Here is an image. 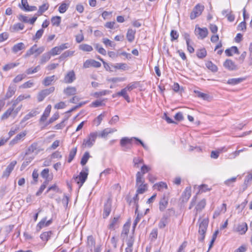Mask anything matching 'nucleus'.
Segmentation results:
<instances>
[{
    "label": "nucleus",
    "mask_w": 252,
    "mask_h": 252,
    "mask_svg": "<svg viewBox=\"0 0 252 252\" xmlns=\"http://www.w3.org/2000/svg\"><path fill=\"white\" fill-rule=\"evenodd\" d=\"M133 139H135L136 141L139 142V143L141 145V146L146 150H148L149 148L140 139L137 137H132L131 138H129L127 137H123L120 140V145L121 147L124 148L123 150L125 151H126L127 150H129L131 148L130 145L132 144V141Z\"/></svg>",
    "instance_id": "1"
},
{
    "label": "nucleus",
    "mask_w": 252,
    "mask_h": 252,
    "mask_svg": "<svg viewBox=\"0 0 252 252\" xmlns=\"http://www.w3.org/2000/svg\"><path fill=\"white\" fill-rule=\"evenodd\" d=\"M137 194H143L148 190V185L145 183V179L142 178L140 173L136 174V184Z\"/></svg>",
    "instance_id": "2"
},
{
    "label": "nucleus",
    "mask_w": 252,
    "mask_h": 252,
    "mask_svg": "<svg viewBox=\"0 0 252 252\" xmlns=\"http://www.w3.org/2000/svg\"><path fill=\"white\" fill-rule=\"evenodd\" d=\"M200 221L199 225L198 233L200 236L198 237V239L200 241H203L205 237L206 231L208 227V220L204 219L202 220H199Z\"/></svg>",
    "instance_id": "3"
},
{
    "label": "nucleus",
    "mask_w": 252,
    "mask_h": 252,
    "mask_svg": "<svg viewBox=\"0 0 252 252\" xmlns=\"http://www.w3.org/2000/svg\"><path fill=\"white\" fill-rule=\"evenodd\" d=\"M97 136V132H91L83 141V146L84 147L91 148L94 144L96 137Z\"/></svg>",
    "instance_id": "4"
},
{
    "label": "nucleus",
    "mask_w": 252,
    "mask_h": 252,
    "mask_svg": "<svg viewBox=\"0 0 252 252\" xmlns=\"http://www.w3.org/2000/svg\"><path fill=\"white\" fill-rule=\"evenodd\" d=\"M88 168L87 167L83 168V170L80 173L79 175L74 178L75 182L79 185L81 187L87 179L88 175Z\"/></svg>",
    "instance_id": "5"
},
{
    "label": "nucleus",
    "mask_w": 252,
    "mask_h": 252,
    "mask_svg": "<svg viewBox=\"0 0 252 252\" xmlns=\"http://www.w3.org/2000/svg\"><path fill=\"white\" fill-rule=\"evenodd\" d=\"M55 91V87H51L48 89H44L38 93L37 98L38 102H41L49 94Z\"/></svg>",
    "instance_id": "6"
},
{
    "label": "nucleus",
    "mask_w": 252,
    "mask_h": 252,
    "mask_svg": "<svg viewBox=\"0 0 252 252\" xmlns=\"http://www.w3.org/2000/svg\"><path fill=\"white\" fill-rule=\"evenodd\" d=\"M204 6L197 4L193 9L190 14V18L193 20L200 16L204 10Z\"/></svg>",
    "instance_id": "7"
},
{
    "label": "nucleus",
    "mask_w": 252,
    "mask_h": 252,
    "mask_svg": "<svg viewBox=\"0 0 252 252\" xmlns=\"http://www.w3.org/2000/svg\"><path fill=\"white\" fill-rule=\"evenodd\" d=\"M248 228L247 224L245 222H242L236 225L234 228V230L240 235H244L247 232Z\"/></svg>",
    "instance_id": "8"
},
{
    "label": "nucleus",
    "mask_w": 252,
    "mask_h": 252,
    "mask_svg": "<svg viewBox=\"0 0 252 252\" xmlns=\"http://www.w3.org/2000/svg\"><path fill=\"white\" fill-rule=\"evenodd\" d=\"M17 164V161L16 160H13L7 166L5 170L3 171L2 175V177L3 178H8L10 175L11 172L14 169V168L16 164Z\"/></svg>",
    "instance_id": "9"
},
{
    "label": "nucleus",
    "mask_w": 252,
    "mask_h": 252,
    "mask_svg": "<svg viewBox=\"0 0 252 252\" xmlns=\"http://www.w3.org/2000/svg\"><path fill=\"white\" fill-rule=\"evenodd\" d=\"M27 132L26 131H24L19 134H17L14 138H13L9 143L10 146H13L17 144L19 141L23 140L25 137L27 135Z\"/></svg>",
    "instance_id": "10"
},
{
    "label": "nucleus",
    "mask_w": 252,
    "mask_h": 252,
    "mask_svg": "<svg viewBox=\"0 0 252 252\" xmlns=\"http://www.w3.org/2000/svg\"><path fill=\"white\" fill-rule=\"evenodd\" d=\"M100 66L101 63L99 62L92 59L86 60L83 64V67L85 68H89L92 66L98 68L100 67Z\"/></svg>",
    "instance_id": "11"
},
{
    "label": "nucleus",
    "mask_w": 252,
    "mask_h": 252,
    "mask_svg": "<svg viewBox=\"0 0 252 252\" xmlns=\"http://www.w3.org/2000/svg\"><path fill=\"white\" fill-rule=\"evenodd\" d=\"M52 222V220L46 221V218H43L36 225V231L39 232L45 227L49 226Z\"/></svg>",
    "instance_id": "12"
},
{
    "label": "nucleus",
    "mask_w": 252,
    "mask_h": 252,
    "mask_svg": "<svg viewBox=\"0 0 252 252\" xmlns=\"http://www.w3.org/2000/svg\"><path fill=\"white\" fill-rule=\"evenodd\" d=\"M195 32L196 34H198L201 39H203L207 36L208 31L206 28H201L196 27Z\"/></svg>",
    "instance_id": "13"
},
{
    "label": "nucleus",
    "mask_w": 252,
    "mask_h": 252,
    "mask_svg": "<svg viewBox=\"0 0 252 252\" xmlns=\"http://www.w3.org/2000/svg\"><path fill=\"white\" fill-rule=\"evenodd\" d=\"M168 204V199L164 195L159 202V210L160 212H163L167 208Z\"/></svg>",
    "instance_id": "14"
},
{
    "label": "nucleus",
    "mask_w": 252,
    "mask_h": 252,
    "mask_svg": "<svg viewBox=\"0 0 252 252\" xmlns=\"http://www.w3.org/2000/svg\"><path fill=\"white\" fill-rule=\"evenodd\" d=\"M223 66L226 69L229 70H234L237 69V65L234 62L229 59H227L223 63Z\"/></svg>",
    "instance_id": "15"
},
{
    "label": "nucleus",
    "mask_w": 252,
    "mask_h": 252,
    "mask_svg": "<svg viewBox=\"0 0 252 252\" xmlns=\"http://www.w3.org/2000/svg\"><path fill=\"white\" fill-rule=\"evenodd\" d=\"M39 114L37 109H32L28 114H27L22 120L21 123H23L29 120L30 119L36 116Z\"/></svg>",
    "instance_id": "16"
},
{
    "label": "nucleus",
    "mask_w": 252,
    "mask_h": 252,
    "mask_svg": "<svg viewBox=\"0 0 252 252\" xmlns=\"http://www.w3.org/2000/svg\"><path fill=\"white\" fill-rule=\"evenodd\" d=\"M75 79V73L73 70L68 72L64 77V81L66 83H71Z\"/></svg>",
    "instance_id": "17"
},
{
    "label": "nucleus",
    "mask_w": 252,
    "mask_h": 252,
    "mask_svg": "<svg viewBox=\"0 0 252 252\" xmlns=\"http://www.w3.org/2000/svg\"><path fill=\"white\" fill-rule=\"evenodd\" d=\"M117 130L115 128H106L103 129L101 132H100L98 134H97V136L105 138L110 133H112L116 131Z\"/></svg>",
    "instance_id": "18"
},
{
    "label": "nucleus",
    "mask_w": 252,
    "mask_h": 252,
    "mask_svg": "<svg viewBox=\"0 0 252 252\" xmlns=\"http://www.w3.org/2000/svg\"><path fill=\"white\" fill-rule=\"evenodd\" d=\"M111 211V203L107 201L104 204L103 216L104 218H107L110 214Z\"/></svg>",
    "instance_id": "19"
},
{
    "label": "nucleus",
    "mask_w": 252,
    "mask_h": 252,
    "mask_svg": "<svg viewBox=\"0 0 252 252\" xmlns=\"http://www.w3.org/2000/svg\"><path fill=\"white\" fill-rule=\"evenodd\" d=\"M191 189L190 187L186 188L182 195V200L183 202H187L191 196Z\"/></svg>",
    "instance_id": "20"
},
{
    "label": "nucleus",
    "mask_w": 252,
    "mask_h": 252,
    "mask_svg": "<svg viewBox=\"0 0 252 252\" xmlns=\"http://www.w3.org/2000/svg\"><path fill=\"white\" fill-rule=\"evenodd\" d=\"M127 90L126 88L122 89L120 92L117 93L116 94H113V96H123L128 102H130V98L127 94Z\"/></svg>",
    "instance_id": "21"
},
{
    "label": "nucleus",
    "mask_w": 252,
    "mask_h": 252,
    "mask_svg": "<svg viewBox=\"0 0 252 252\" xmlns=\"http://www.w3.org/2000/svg\"><path fill=\"white\" fill-rule=\"evenodd\" d=\"M37 148V143H33L28 147V148L26 150L25 155H28L34 152H35L36 154H37L38 152H36Z\"/></svg>",
    "instance_id": "22"
},
{
    "label": "nucleus",
    "mask_w": 252,
    "mask_h": 252,
    "mask_svg": "<svg viewBox=\"0 0 252 252\" xmlns=\"http://www.w3.org/2000/svg\"><path fill=\"white\" fill-rule=\"evenodd\" d=\"M16 91V87L14 85H10L8 87V90L6 93L5 97L6 99L11 97L14 94Z\"/></svg>",
    "instance_id": "23"
},
{
    "label": "nucleus",
    "mask_w": 252,
    "mask_h": 252,
    "mask_svg": "<svg viewBox=\"0 0 252 252\" xmlns=\"http://www.w3.org/2000/svg\"><path fill=\"white\" fill-rule=\"evenodd\" d=\"M206 204V200L205 199H202L197 203L195 207L196 215L197 213L201 212L205 208Z\"/></svg>",
    "instance_id": "24"
},
{
    "label": "nucleus",
    "mask_w": 252,
    "mask_h": 252,
    "mask_svg": "<svg viewBox=\"0 0 252 252\" xmlns=\"http://www.w3.org/2000/svg\"><path fill=\"white\" fill-rule=\"evenodd\" d=\"M136 31L131 29H128L126 33V38L130 42H132L135 38Z\"/></svg>",
    "instance_id": "25"
},
{
    "label": "nucleus",
    "mask_w": 252,
    "mask_h": 252,
    "mask_svg": "<svg viewBox=\"0 0 252 252\" xmlns=\"http://www.w3.org/2000/svg\"><path fill=\"white\" fill-rule=\"evenodd\" d=\"M225 53L227 56H232L234 53L239 54L238 49L236 46H232L230 48L227 49Z\"/></svg>",
    "instance_id": "26"
},
{
    "label": "nucleus",
    "mask_w": 252,
    "mask_h": 252,
    "mask_svg": "<svg viewBox=\"0 0 252 252\" xmlns=\"http://www.w3.org/2000/svg\"><path fill=\"white\" fill-rule=\"evenodd\" d=\"M51 105L50 104L48 105L46 108L43 115H42L40 118V121L44 122L47 118V117L49 116L51 110Z\"/></svg>",
    "instance_id": "27"
},
{
    "label": "nucleus",
    "mask_w": 252,
    "mask_h": 252,
    "mask_svg": "<svg viewBox=\"0 0 252 252\" xmlns=\"http://www.w3.org/2000/svg\"><path fill=\"white\" fill-rule=\"evenodd\" d=\"M168 223V218L165 216H163L160 219L158 224L159 229H163L165 227Z\"/></svg>",
    "instance_id": "28"
},
{
    "label": "nucleus",
    "mask_w": 252,
    "mask_h": 252,
    "mask_svg": "<svg viewBox=\"0 0 252 252\" xmlns=\"http://www.w3.org/2000/svg\"><path fill=\"white\" fill-rule=\"evenodd\" d=\"M63 92L67 95H72L76 94L77 90L74 87H68L63 90Z\"/></svg>",
    "instance_id": "29"
},
{
    "label": "nucleus",
    "mask_w": 252,
    "mask_h": 252,
    "mask_svg": "<svg viewBox=\"0 0 252 252\" xmlns=\"http://www.w3.org/2000/svg\"><path fill=\"white\" fill-rule=\"evenodd\" d=\"M25 47L24 44L22 42H20L13 46L12 51L13 53H17L19 51L24 49Z\"/></svg>",
    "instance_id": "30"
},
{
    "label": "nucleus",
    "mask_w": 252,
    "mask_h": 252,
    "mask_svg": "<svg viewBox=\"0 0 252 252\" xmlns=\"http://www.w3.org/2000/svg\"><path fill=\"white\" fill-rule=\"evenodd\" d=\"M245 80V78H231L227 80V83L229 85H235L238 84Z\"/></svg>",
    "instance_id": "31"
},
{
    "label": "nucleus",
    "mask_w": 252,
    "mask_h": 252,
    "mask_svg": "<svg viewBox=\"0 0 252 252\" xmlns=\"http://www.w3.org/2000/svg\"><path fill=\"white\" fill-rule=\"evenodd\" d=\"M52 234V232L51 231L44 232L40 235V238L43 241L46 242L50 238Z\"/></svg>",
    "instance_id": "32"
},
{
    "label": "nucleus",
    "mask_w": 252,
    "mask_h": 252,
    "mask_svg": "<svg viewBox=\"0 0 252 252\" xmlns=\"http://www.w3.org/2000/svg\"><path fill=\"white\" fill-rule=\"evenodd\" d=\"M51 55L49 52L43 54L41 57L40 63L44 64L47 62L51 58Z\"/></svg>",
    "instance_id": "33"
},
{
    "label": "nucleus",
    "mask_w": 252,
    "mask_h": 252,
    "mask_svg": "<svg viewBox=\"0 0 252 252\" xmlns=\"http://www.w3.org/2000/svg\"><path fill=\"white\" fill-rule=\"evenodd\" d=\"M24 25L21 23H16L14 24L11 28L10 31L12 32H18L19 30H22L24 28Z\"/></svg>",
    "instance_id": "34"
},
{
    "label": "nucleus",
    "mask_w": 252,
    "mask_h": 252,
    "mask_svg": "<svg viewBox=\"0 0 252 252\" xmlns=\"http://www.w3.org/2000/svg\"><path fill=\"white\" fill-rule=\"evenodd\" d=\"M55 76L52 75L51 76L46 77L45 78L42 82V84L45 86H49L51 84L52 82L55 80Z\"/></svg>",
    "instance_id": "35"
},
{
    "label": "nucleus",
    "mask_w": 252,
    "mask_h": 252,
    "mask_svg": "<svg viewBox=\"0 0 252 252\" xmlns=\"http://www.w3.org/2000/svg\"><path fill=\"white\" fill-rule=\"evenodd\" d=\"M153 188L155 189H157L159 191H161L163 189H167V185H166V183L162 182H160L155 184L153 186Z\"/></svg>",
    "instance_id": "36"
},
{
    "label": "nucleus",
    "mask_w": 252,
    "mask_h": 252,
    "mask_svg": "<svg viewBox=\"0 0 252 252\" xmlns=\"http://www.w3.org/2000/svg\"><path fill=\"white\" fill-rule=\"evenodd\" d=\"M185 39L186 41L188 51L190 53H192L194 52V49L193 47L192 46H191L190 45H189L190 40H189V35L188 34H186L185 35Z\"/></svg>",
    "instance_id": "37"
},
{
    "label": "nucleus",
    "mask_w": 252,
    "mask_h": 252,
    "mask_svg": "<svg viewBox=\"0 0 252 252\" xmlns=\"http://www.w3.org/2000/svg\"><path fill=\"white\" fill-rule=\"evenodd\" d=\"M113 67L116 69L125 70L127 68V65L126 63H117L113 65Z\"/></svg>",
    "instance_id": "38"
},
{
    "label": "nucleus",
    "mask_w": 252,
    "mask_h": 252,
    "mask_svg": "<svg viewBox=\"0 0 252 252\" xmlns=\"http://www.w3.org/2000/svg\"><path fill=\"white\" fill-rule=\"evenodd\" d=\"M143 163V159L139 157H135L133 159V167L135 168L139 167V164Z\"/></svg>",
    "instance_id": "39"
},
{
    "label": "nucleus",
    "mask_w": 252,
    "mask_h": 252,
    "mask_svg": "<svg viewBox=\"0 0 252 252\" xmlns=\"http://www.w3.org/2000/svg\"><path fill=\"white\" fill-rule=\"evenodd\" d=\"M207 55V52L205 48L200 49L196 51V56L200 59L205 58Z\"/></svg>",
    "instance_id": "40"
},
{
    "label": "nucleus",
    "mask_w": 252,
    "mask_h": 252,
    "mask_svg": "<svg viewBox=\"0 0 252 252\" xmlns=\"http://www.w3.org/2000/svg\"><path fill=\"white\" fill-rule=\"evenodd\" d=\"M51 23L53 26H59L61 22V17L60 16H54L51 18Z\"/></svg>",
    "instance_id": "41"
},
{
    "label": "nucleus",
    "mask_w": 252,
    "mask_h": 252,
    "mask_svg": "<svg viewBox=\"0 0 252 252\" xmlns=\"http://www.w3.org/2000/svg\"><path fill=\"white\" fill-rule=\"evenodd\" d=\"M77 152V148H74L72 149L69 154L68 158L67 160L68 162L70 163L72 161V160L75 157Z\"/></svg>",
    "instance_id": "42"
},
{
    "label": "nucleus",
    "mask_w": 252,
    "mask_h": 252,
    "mask_svg": "<svg viewBox=\"0 0 252 252\" xmlns=\"http://www.w3.org/2000/svg\"><path fill=\"white\" fill-rule=\"evenodd\" d=\"M206 66L209 69L213 72H216L218 70L217 66L211 61H208L206 63Z\"/></svg>",
    "instance_id": "43"
},
{
    "label": "nucleus",
    "mask_w": 252,
    "mask_h": 252,
    "mask_svg": "<svg viewBox=\"0 0 252 252\" xmlns=\"http://www.w3.org/2000/svg\"><path fill=\"white\" fill-rule=\"evenodd\" d=\"M150 168L146 165H143L141 168V171H138L136 174L140 173L141 176L144 178V175L150 170Z\"/></svg>",
    "instance_id": "44"
},
{
    "label": "nucleus",
    "mask_w": 252,
    "mask_h": 252,
    "mask_svg": "<svg viewBox=\"0 0 252 252\" xmlns=\"http://www.w3.org/2000/svg\"><path fill=\"white\" fill-rule=\"evenodd\" d=\"M19 64V63H8L3 67V70L5 71H8Z\"/></svg>",
    "instance_id": "45"
},
{
    "label": "nucleus",
    "mask_w": 252,
    "mask_h": 252,
    "mask_svg": "<svg viewBox=\"0 0 252 252\" xmlns=\"http://www.w3.org/2000/svg\"><path fill=\"white\" fill-rule=\"evenodd\" d=\"M49 5L48 3H45L39 6L38 13L41 15L43 12L46 11L49 8Z\"/></svg>",
    "instance_id": "46"
},
{
    "label": "nucleus",
    "mask_w": 252,
    "mask_h": 252,
    "mask_svg": "<svg viewBox=\"0 0 252 252\" xmlns=\"http://www.w3.org/2000/svg\"><path fill=\"white\" fill-rule=\"evenodd\" d=\"M13 108H8L1 116V120L7 119L11 115L13 114Z\"/></svg>",
    "instance_id": "47"
},
{
    "label": "nucleus",
    "mask_w": 252,
    "mask_h": 252,
    "mask_svg": "<svg viewBox=\"0 0 252 252\" xmlns=\"http://www.w3.org/2000/svg\"><path fill=\"white\" fill-rule=\"evenodd\" d=\"M90 157V156L89 152H86L84 153L81 160V164L82 165L84 166L86 164Z\"/></svg>",
    "instance_id": "48"
},
{
    "label": "nucleus",
    "mask_w": 252,
    "mask_h": 252,
    "mask_svg": "<svg viewBox=\"0 0 252 252\" xmlns=\"http://www.w3.org/2000/svg\"><path fill=\"white\" fill-rule=\"evenodd\" d=\"M37 47V45L36 44H34L33 45L32 47L30 48V49H29L26 54L25 55L24 57L25 58H27L34 54H35V48Z\"/></svg>",
    "instance_id": "49"
},
{
    "label": "nucleus",
    "mask_w": 252,
    "mask_h": 252,
    "mask_svg": "<svg viewBox=\"0 0 252 252\" xmlns=\"http://www.w3.org/2000/svg\"><path fill=\"white\" fill-rule=\"evenodd\" d=\"M223 149L224 148H221L217 151H212L211 154V157L214 159L218 158L220 154L222 152Z\"/></svg>",
    "instance_id": "50"
},
{
    "label": "nucleus",
    "mask_w": 252,
    "mask_h": 252,
    "mask_svg": "<svg viewBox=\"0 0 252 252\" xmlns=\"http://www.w3.org/2000/svg\"><path fill=\"white\" fill-rule=\"evenodd\" d=\"M79 49L86 52H91L93 50V47L88 44H83L80 45Z\"/></svg>",
    "instance_id": "51"
},
{
    "label": "nucleus",
    "mask_w": 252,
    "mask_h": 252,
    "mask_svg": "<svg viewBox=\"0 0 252 252\" xmlns=\"http://www.w3.org/2000/svg\"><path fill=\"white\" fill-rule=\"evenodd\" d=\"M130 227V223L127 222L125 224V225L123 226V230L122 232L121 235L123 236L124 235H127V234L129 232V229Z\"/></svg>",
    "instance_id": "52"
},
{
    "label": "nucleus",
    "mask_w": 252,
    "mask_h": 252,
    "mask_svg": "<svg viewBox=\"0 0 252 252\" xmlns=\"http://www.w3.org/2000/svg\"><path fill=\"white\" fill-rule=\"evenodd\" d=\"M104 100V99L102 100H96L93 102L91 103V106L94 107H97L103 106L105 105V104L103 102Z\"/></svg>",
    "instance_id": "53"
},
{
    "label": "nucleus",
    "mask_w": 252,
    "mask_h": 252,
    "mask_svg": "<svg viewBox=\"0 0 252 252\" xmlns=\"http://www.w3.org/2000/svg\"><path fill=\"white\" fill-rule=\"evenodd\" d=\"M73 54H74V51L67 50V51L64 52L61 55V56L60 57V59L61 60H63L69 56H72L73 55Z\"/></svg>",
    "instance_id": "54"
},
{
    "label": "nucleus",
    "mask_w": 252,
    "mask_h": 252,
    "mask_svg": "<svg viewBox=\"0 0 252 252\" xmlns=\"http://www.w3.org/2000/svg\"><path fill=\"white\" fill-rule=\"evenodd\" d=\"M51 56H55L60 54L62 51L58 46L53 48L50 51Z\"/></svg>",
    "instance_id": "55"
},
{
    "label": "nucleus",
    "mask_w": 252,
    "mask_h": 252,
    "mask_svg": "<svg viewBox=\"0 0 252 252\" xmlns=\"http://www.w3.org/2000/svg\"><path fill=\"white\" fill-rule=\"evenodd\" d=\"M119 219V216H118L117 217H114L110 222V223L109 225V228L111 229H114L116 224L118 222V220Z\"/></svg>",
    "instance_id": "56"
},
{
    "label": "nucleus",
    "mask_w": 252,
    "mask_h": 252,
    "mask_svg": "<svg viewBox=\"0 0 252 252\" xmlns=\"http://www.w3.org/2000/svg\"><path fill=\"white\" fill-rule=\"evenodd\" d=\"M68 8V5L65 3H63L59 7V11L61 13H64Z\"/></svg>",
    "instance_id": "57"
},
{
    "label": "nucleus",
    "mask_w": 252,
    "mask_h": 252,
    "mask_svg": "<svg viewBox=\"0 0 252 252\" xmlns=\"http://www.w3.org/2000/svg\"><path fill=\"white\" fill-rule=\"evenodd\" d=\"M103 43L106 46L114 47L115 46V44L108 38H103Z\"/></svg>",
    "instance_id": "58"
},
{
    "label": "nucleus",
    "mask_w": 252,
    "mask_h": 252,
    "mask_svg": "<svg viewBox=\"0 0 252 252\" xmlns=\"http://www.w3.org/2000/svg\"><path fill=\"white\" fill-rule=\"evenodd\" d=\"M87 244L89 247H93L95 245V241L92 236L88 237Z\"/></svg>",
    "instance_id": "59"
},
{
    "label": "nucleus",
    "mask_w": 252,
    "mask_h": 252,
    "mask_svg": "<svg viewBox=\"0 0 252 252\" xmlns=\"http://www.w3.org/2000/svg\"><path fill=\"white\" fill-rule=\"evenodd\" d=\"M158 236V229L157 228L153 229L150 234V237L152 240H155Z\"/></svg>",
    "instance_id": "60"
},
{
    "label": "nucleus",
    "mask_w": 252,
    "mask_h": 252,
    "mask_svg": "<svg viewBox=\"0 0 252 252\" xmlns=\"http://www.w3.org/2000/svg\"><path fill=\"white\" fill-rule=\"evenodd\" d=\"M33 157L26 158L22 164L21 168H25L33 160Z\"/></svg>",
    "instance_id": "61"
},
{
    "label": "nucleus",
    "mask_w": 252,
    "mask_h": 252,
    "mask_svg": "<svg viewBox=\"0 0 252 252\" xmlns=\"http://www.w3.org/2000/svg\"><path fill=\"white\" fill-rule=\"evenodd\" d=\"M49 169L45 168L41 172V176L44 179H50L49 178Z\"/></svg>",
    "instance_id": "62"
},
{
    "label": "nucleus",
    "mask_w": 252,
    "mask_h": 252,
    "mask_svg": "<svg viewBox=\"0 0 252 252\" xmlns=\"http://www.w3.org/2000/svg\"><path fill=\"white\" fill-rule=\"evenodd\" d=\"M170 36L171 41H173L178 38L179 34L176 31L172 30L170 32Z\"/></svg>",
    "instance_id": "63"
},
{
    "label": "nucleus",
    "mask_w": 252,
    "mask_h": 252,
    "mask_svg": "<svg viewBox=\"0 0 252 252\" xmlns=\"http://www.w3.org/2000/svg\"><path fill=\"white\" fill-rule=\"evenodd\" d=\"M249 63L250 65L252 64V42L250 43L249 46Z\"/></svg>",
    "instance_id": "64"
}]
</instances>
